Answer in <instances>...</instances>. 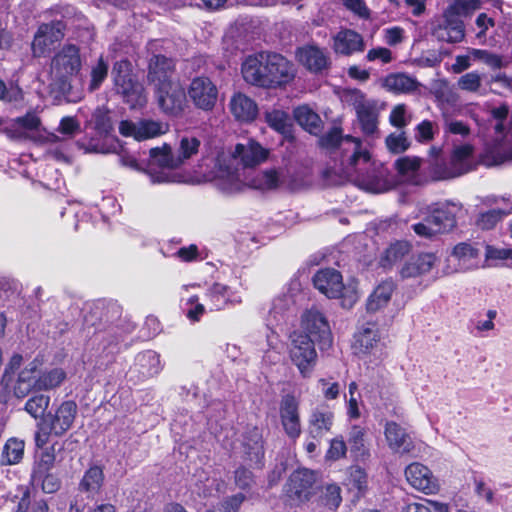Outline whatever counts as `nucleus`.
Here are the masks:
<instances>
[{"label": "nucleus", "instance_id": "1", "mask_svg": "<svg viewBox=\"0 0 512 512\" xmlns=\"http://www.w3.org/2000/svg\"><path fill=\"white\" fill-rule=\"evenodd\" d=\"M269 153V149L252 139L238 143L232 152H222L217 156L215 176L223 181L224 189L238 190L245 183V169L265 162Z\"/></svg>", "mask_w": 512, "mask_h": 512}, {"label": "nucleus", "instance_id": "2", "mask_svg": "<svg viewBox=\"0 0 512 512\" xmlns=\"http://www.w3.org/2000/svg\"><path fill=\"white\" fill-rule=\"evenodd\" d=\"M244 80L261 88H278L290 83L296 70L294 64L283 55L261 51L248 56L242 63Z\"/></svg>", "mask_w": 512, "mask_h": 512}, {"label": "nucleus", "instance_id": "3", "mask_svg": "<svg viewBox=\"0 0 512 512\" xmlns=\"http://www.w3.org/2000/svg\"><path fill=\"white\" fill-rule=\"evenodd\" d=\"M81 68L79 47L74 44L64 45L51 60V92L69 102L80 101L84 95L81 78H78Z\"/></svg>", "mask_w": 512, "mask_h": 512}, {"label": "nucleus", "instance_id": "4", "mask_svg": "<svg viewBox=\"0 0 512 512\" xmlns=\"http://www.w3.org/2000/svg\"><path fill=\"white\" fill-rule=\"evenodd\" d=\"M201 141L193 135L185 134L180 137L175 151L164 144L150 150V162L147 174L153 184L174 183L178 181L175 169L182 166L188 159L199 151Z\"/></svg>", "mask_w": 512, "mask_h": 512}, {"label": "nucleus", "instance_id": "5", "mask_svg": "<svg viewBox=\"0 0 512 512\" xmlns=\"http://www.w3.org/2000/svg\"><path fill=\"white\" fill-rule=\"evenodd\" d=\"M301 297V283L298 279H292L282 293L273 298L268 314L266 325L271 330L267 336V344L270 347L268 355L271 361L280 359V341L277 331L288 332L289 327L295 322L298 312V302Z\"/></svg>", "mask_w": 512, "mask_h": 512}, {"label": "nucleus", "instance_id": "6", "mask_svg": "<svg viewBox=\"0 0 512 512\" xmlns=\"http://www.w3.org/2000/svg\"><path fill=\"white\" fill-rule=\"evenodd\" d=\"M120 307L116 303L106 304L104 301H97L89 304L84 314V328L86 336H91L92 345L98 344L97 351L105 353L106 356H112L120 340H123L117 328L107 326L110 317L109 312L118 314Z\"/></svg>", "mask_w": 512, "mask_h": 512}, {"label": "nucleus", "instance_id": "7", "mask_svg": "<svg viewBox=\"0 0 512 512\" xmlns=\"http://www.w3.org/2000/svg\"><path fill=\"white\" fill-rule=\"evenodd\" d=\"M370 142L367 141L365 145L354 137V167L358 166L361 162L368 164L367 172L364 174L358 173L354 183L362 190L369 193H383L393 187V183L383 177L382 171H377L374 162H371L372 156L370 152Z\"/></svg>", "mask_w": 512, "mask_h": 512}, {"label": "nucleus", "instance_id": "8", "mask_svg": "<svg viewBox=\"0 0 512 512\" xmlns=\"http://www.w3.org/2000/svg\"><path fill=\"white\" fill-rule=\"evenodd\" d=\"M117 94L131 109L142 108L147 103L145 89L132 73V65L128 60L115 63L112 71Z\"/></svg>", "mask_w": 512, "mask_h": 512}, {"label": "nucleus", "instance_id": "9", "mask_svg": "<svg viewBox=\"0 0 512 512\" xmlns=\"http://www.w3.org/2000/svg\"><path fill=\"white\" fill-rule=\"evenodd\" d=\"M315 341L303 333L291 335L290 358L303 377H309L317 362Z\"/></svg>", "mask_w": 512, "mask_h": 512}, {"label": "nucleus", "instance_id": "10", "mask_svg": "<svg viewBox=\"0 0 512 512\" xmlns=\"http://www.w3.org/2000/svg\"><path fill=\"white\" fill-rule=\"evenodd\" d=\"M169 124L165 121L152 118H139L137 120H122L119 123V132L124 137H132L137 141L157 138L169 131Z\"/></svg>", "mask_w": 512, "mask_h": 512}, {"label": "nucleus", "instance_id": "11", "mask_svg": "<svg viewBox=\"0 0 512 512\" xmlns=\"http://www.w3.org/2000/svg\"><path fill=\"white\" fill-rule=\"evenodd\" d=\"M303 335H308L321 350L332 345V333L326 317L316 308L306 310L301 317Z\"/></svg>", "mask_w": 512, "mask_h": 512}, {"label": "nucleus", "instance_id": "12", "mask_svg": "<svg viewBox=\"0 0 512 512\" xmlns=\"http://www.w3.org/2000/svg\"><path fill=\"white\" fill-rule=\"evenodd\" d=\"M317 474L303 468L294 471L286 485L285 494L293 503H304L316 493Z\"/></svg>", "mask_w": 512, "mask_h": 512}, {"label": "nucleus", "instance_id": "13", "mask_svg": "<svg viewBox=\"0 0 512 512\" xmlns=\"http://www.w3.org/2000/svg\"><path fill=\"white\" fill-rule=\"evenodd\" d=\"M354 109L362 133L369 138L378 137L379 109L377 102L354 89Z\"/></svg>", "mask_w": 512, "mask_h": 512}, {"label": "nucleus", "instance_id": "14", "mask_svg": "<svg viewBox=\"0 0 512 512\" xmlns=\"http://www.w3.org/2000/svg\"><path fill=\"white\" fill-rule=\"evenodd\" d=\"M154 93L158 106L163 113L178 116L184 111L187 102L186 94L178 80L154 89Z\"/></svg>", "mask_w": 512, "mask_h": 512}, {"label": "nucleus", "instance_id": "15", "mask_svg": "<svg viewBox=\"0 0 512 512\" xmlns=\"http://www.w3.org/2000/svg\"><path fill=\"white\" fill-rule=\"evenodd\" d=\"M201 299L210 312L221 311L242 303L241 296L232 291L228 285L219 282L206 285Z\"/></svg>", "mask_w": 512, "mask_h": 512}, {"label": "nucleus", "instance_id": "16", "mask_svg": "<svg viewBox=\"0 0 512 512\" xmlns=\"http://www.w3.org/2000/svg\"><path fill=\"white\" fill-rule=\"evenodd\" d=\"M480 7V0H455L446 9L441 19H439L438 28L441 30L464 32L461 16H468L480 9Z\"/></svg>", "mask_w": 512, "mask_h": 512}, {"label": "nucleus", "instance_id": "17", "mask_svg": "<svg viewBox=\"0 0 512 512\" xmlns=\"http://www.w3.org/2000/svg\"><path fill=\"white\" fill-rule=\"evenodd\" d=\"M299 405V400L291 394L282 396L279 403V416L282 428L287 437L294 442L302 433Z\"/></svg>", "mask_w": 512, "mask_h": 512}, {"label": "nucleus", "instance_id": "18", "mask_svg": "<svg viewBox=\"0 0 512 512\" xmlns=\"http://www.w3.org/2000/svg\"><path fill=\"white\" fill-rule=\"evenodd\" d=\"M77 413V404L73 400H66L45 416L44 423L52 435L60 437L72 428Z\"/></svg>", "mask_w": 512, "mask_h": 512}, {"label": "nucleus", "instance_id": "19", "mask_svg": "<svg viewBox=\"0 0 512 512\" xmlns=\"http://www.w3.org/2000/svg\"><path fill=\"white\" fill-rule=\"evenodd\" d=\"M163 369L160 354L154 350H145L135 356L134 364L129 368V380L141 382L158 375Z\"/></svg>", "mask_w": 512, "mask_h": 512}, {"label": "nucleus", "instance_id": "20", "mask_svg": "<svg viewBox=\"0 0 512 512\" xmlns=\"http://www.w3.org/2000/svg\"><path fill=\"white\" fill-rule=\"evenodd\" d=\"M188 95L197 108L210 111L216 105L218 89L210 78L200 76L191 81Z\"/></svg>", "mask_w": 512, "mask_h": 512}, {"label": "nucleus", "instance_id": "21", "mask_svg": "<svg viewBox=\"0 0 512 512\" xmlns=\"http://www.w3.org/2000/svg\"><path fill=\"white\" fill-rule=\"evenodd\" d=\"M451 169L443 173H435L436 179H449L461 176L475 167L474 147L465 143L455 145L450 159Z\"/></svg>", "mask_w": 512, "mask_h": 512}, {"label": "nucleus", "instance_id": "22", "mask_svg": "<svg viewBox=\"0 0 512 512\" xmlns=\"http://www.w3.org/2000/svg\"><path fill=\"white\" fill-rule=\"evenodd\" d=\"M405 476L408 483L420 492L434 494L439 490L437 478L427 466L419 462L408 465L405 469Z\"/></svg>", "mask_w": 512, "mask_h": 512}, {"label": "nucleus", "instance_id": "23", "mask_svg": "<svg viewBox=\"0 0 512 512\" xmlns=\"http://www.w3.org/2000/svg\"><path fill=\"white\" fill-rule=\"evenodd\" d=\"M175 63L171 58L155 55L149 62L148 82L153 89L160 88L177 81Z\"/></svg>", "mask_w": 512, "mask_h": 512}, {"label": "nucleus", "instance_id": "24", "mask_svg": "<svg viewBox=\"0 0 512 512\" xmlns=\"http://www.w3.org/2000/svg\"><path fill=\"white\" fill-rule=\"evenodd\" d=\"M314 287L328 298L343 297L344 284L342 275L335 269H320L313 277Z\"/></svg>", "mask_w": 512, "mask_h": 512}, {"label": "nucleus", "instance_id": "25", "mask_svg": "<svg viewBox=\"0 0 512 512\" xmlns=\"http://www.w3.org/2000/svg\"><path fill=\"white\" fill-rule=\"evenodd\" d=\"M296 57L300 64L315 74L322 73L330 66V59L327 52L314 45L298 48Z\"/></svg>", "mask_w": 512, "mask_h": 512}, {"label": "nucleus", "instance_id": "26", "mask_svg": "<svg viewBox=\"0 0 512 512\" xmlns=\"http://www.w3.org/2000/svg\"><path fill=\"white\" fill-rule=\"evenodd\" d=\"M288 168H270L258 173L252 179V186L260 190H272L279 187H291L293 179Z\"/></svg>", "mask_w": 512, "mask_h": 512}, {"label": "nucleus", "instance_id": "27", "mask_svg": "<svg viewBox=\"0 0 512 512\" xmlns=\"http://www.w3.org/2000/svg\"><path fill=\"white\" fill-rule=\"evenodd\" d=\"M384 434L389 448L395 453L408 454L414 449L410 435L396 422H387Z\"/></svg>", "mask_w": 512, "mask_h": 512}, {"label": "nucleus", "instance_id": "28", "mask_svg": "<svg viewBox=\"0 0 512 512\" xmlns=\"http://www.w3.org/2000/svg\"><path fill=\"white\" fill-rule=\"evenodd\" d=\"M229 108L232 115L240 122H251L258 114V107L255 101L240 92L232 96Z\"/></svg>", "mask_w": 512, "mask_h": 512}, {"label": "nucleus", "instance_id": "29", "mask_svg": "<svg viewBox=\"0 0 512 512\" xmlns=\"http://www.w3.org/2000/svg\"><path fill=\"white\" fill-rule=\"evenodd\" d=\"M82 148L85 149L86 152L90 153H119V161L123 166L129 167L131 169L140 170V166L135 159L134 156L129 155L127 153H120V145L118 141H113L110 145L106 144L104 141L100 140H90L87 145L84 143H79Z\"/></svg>", "mask_w": 512, "mask_h": 512}, {"label": "nucleus", "instance_id": "30", "mask_svg": "<svg viewBox=\"0 0 512 512\" xmlns=\"http://www.w3.org/2000/svg\"><path fill=\"white\" fill-rule=\"evenodd\" d=\"M436 262V257L432 253H422L411 257L400 270L402 278H414L428 273Z\"/></svg>", "mask_w": 512, "mask_h": 512}, {"label": "nucleus", "instance_id": "31", "mask_svg": "<svg viewBox=\"0 0 512 512\" xmlns=\"http://www.w3.org/2000/svg\"><path fill=\"white\" fill-rule=\"evenodd\" d=\"M245 454L250 462L261 467L264 458L262 432L258 427H252L244 436Z\"/></svg>", "mask_w": 512, "mask_h": 512}, {"label": "nucleus", "instance_id": "32", "mask_svg": "<svg viewBox=\"0 0 512 512\" xmlns=\"http://www.w3.org/2000/svg\"><path fill=\"white\" fill-rule=\"evenodd\" d=\"M333 413L324 407L313 410L309 418V436L313 439L322 438L333 424Z\"/></svg>", "mask_w": 512, "mask_h": 512}, {"label": "nucleus", "instance_id": "33", "mask_svg": "<svg viewBox=\"0 0 512 512\" xmlns=\"http://www.w3.org/2000/svg\"><path fill=\"white\" fill-rule=\"evenodd\" d=\"M451 255L458 261L460 271L472 270L479 265L480 251L470 243L457 244Z\"/></svg>", "mask_w": 512, "mask_h": 512}, {"label": "nucleus", "instance_id": "34", "mask_svg": "<svg viewBox=\"0 0 512 512\" xmlns=\"http://www.w3.org/2000/svg\"><path fill=\"white\" fill-rule=\"evenodd\" d=\"M265 121L268 126L278 132L286 140H293V121L283 110L273 109L265 112Z\"/></svg>", "mask_w": 512, "mask_h": 512}, {"label": "nucleus", "instance_id": "35", "mask_svg": "<svg viewBox=\"0 0 512 512\" xmlns=\"http://www.w3.org/2000/svg\"><path fill=\"white\" fill-rule=\"evenodd\" d=\"M104 482V473L100 466L93 465L87 469L79 483V490L87 495L88 498H94L100 493Z\"/></svg>", "mask_w": 512, "mask_h": 512}, {"label": "nucleus", "instance_id": "36", "mask_svg": "<svg viewBox=\"0 0 512 512\" xmlns=\"http://www.w3.org/2000/svg\"><path fill=\"white\" fill-rule=\"evenodd\" d=\"M383 85L394 93H411L419 88L420 83L407 74L394 73L386 76Z\"/></svg>", "mask_w": 512, "mask_h": 512}, {"label": "nucleus", "instance_id": "37", "mask_svg": "<svg viewBox=\"0 0 512 512\" xmlns=\"http://www.w3.org/2000/svg\"><path fill=\"white\" fill-rule=\"evenodd\" d=\"M394 288L392 281H383L380 283L367 299V310L369 312H377L384 308L389 303Z\"/></svg>", "mask_w": 512, "mask_h": 512}, {"label": "nucleus", "instance_id": "38", "mask_svg": "<svg viewBox=\"0 0 512 512\" xmlns=\"http://www.w3.org/2000/svg\"><path fill=\"white\" fill-rule=\"evenodd\" d=\"M380 341V332L378 325L374 322H368L359 330L354 347L360 353H368Z\"/></svg>", "mask_w": 512, "mask_h": 512}, {"label": "nucleus", "instance_id": "39", "mask_svg": "<svg viewBox=\"0 0 512 512\" xmlns=\"http://www.w3.org/2000/svg\"><path fill=\"white\" fill-rule=\"evenodd\" d=\"M455 209V205L443 204L434 208L428 218L433 227H439L442 233L454 227Z\"/></svg>", "mask_w": 512, "mask_h": 512}, {"label": "nucleus", "instance_id": "40", "mask_svg": "<svg viewBox=\"0 0 512 512\" xmlns=\"http://www.w3.org/2000/svg\"><path fill=\"white\" fill-rule=\"evenodd\" d=\"M294 118L310 134L318 135L320 133L322 121L310 107L306 105L297 107L294 110Z\"/></svg>", "mask_w": 512, "mask_h": 512}, {"label": "nucleus", "instance_id": "41", "mask_svg": "<svg viewBox=\"0 0 512 512\" xmlns=\"http://www.w3.org/2000/svg\"><path fill=\"white\" fill-rule=\"evenodd\" d=\"M36 366L22 370L14 386V394L17 398L26 397L33 389L38 390Z\"/></svg>", "mask_w": 512, "mask_h": 512}, {"label": "nucleus", "instance_id": "42", "mask_svg": "<svg viewBox=\"0 0 512 512\" xmlns=\"http://www.w3.org/2000/svg\"><path fill=\"white\" fill-rule=\"evenodd\" d=\"M395 168L398 175L405 182L417 184L416 177L421 166V159L418 157H401L395 161Z\"/></svg>", "mask_w": 512, "mask_h": 512}, {"label": "nucleus", "instance_id": "43", "mask_svg": "<svg viewBox=\"0 0 512 512\" xmlns=\"http://www.w3.org/2000/svg\"><path fill=\"white\" fill-rule=\"evenodd\" d=\"M370 456V440L363 428L354 426V461L365 462Z\"/></svg>", "mask_w": 512, "mask_h": 512}, {"label": "nucleus", "instance_id": "44", "mask_svg": "<svg viewBox=\"0 0 512 512\" xmlns=\"http://www.w3.org/2000/svg\"><path fill=\"white\" fill-rule=\"evenodd\" d=\"M90 128L94 129L99 136H107L112 130V122L107 110L97 108L88 122Z\"/></svg>", "mask_w": 512, "mask_h": 512}, {"label": "nucleus", "instance_id": "45", "mask_svg": "<svg viewBox=\"0 0 512 512\" xmlns=\"http://www.w3.org/2000/svg\"><path fill=\"white\" fill-rule=\"evenodd\" d=\"M66 379V372L62 368H53L43 372L37 377L38 390H50L60 386Z\"/></svg>", "mask_w": 512, "mask_h": 512}, {"label": "nucleus", "instance_id": "46", "mask_svg": "<svg viewBox=\"0 0 512 512\" xmlns=\"http://www.w3.org/2000/svg\"><path fill=\"white\" fill-rule=\"evenodd\" d=\"M60 34H34L31 48L34 56L41 57L49 53L56 42L60 40Z\"/></svg>", "mask_w": 512, "mask_h": 512}, {"label": "nucleus", "instance_id": "47", "mask_svg": "<svg viewBox=\"0 0 512 512\" xmlns=\"http://www.w3.org/2000/svg\"><path fill=\"white\" fill-rule=\"evenodd\" d=\"M31 482L34 486H41L44 493H55L61 486V481L57 475L51 473V471H45V473L38 474V472H32Z\"/></svg>", "mask_w": 512, "mask_h": 512}, {"label": "nucleus", "instance_id": "48", "mask_svg": "<svg viewBox=\"0 0 512 512\" xmlns=\"http://www.w3.org/2000/svg\"><path fill=\"white\" fill-rule=\"evenodd\" d=\"M24 442L15 438L9 439L2 452V463L3 464H16L18 463L24 453Z\"/></svg>", "mask_w": 512, "mask_h": 512}, {"label": "nucleus", "instance_id": "49", "mask_svg": "<svg viewBox=\"0 0 512 512\" xmlns=\"http://www.w3.org/2000/svg\"><path fill=\"white\" fill-rule=\"evenodd\" d=\"M411 250L408 242H396L386 250L384 257L381 260L382 266L387 267L404 258Z\"/></svg>", "mask_w": 512, "mask_h": 512}, {"label": "nucleus", "instance_id": "50", "mask_svg": "<svg viewBox=\"0 0 512 512\" xmlns=\"http://www.w3.org/2000/svg\"><path fill=\"white\" fill-rule=\"evenodd\" d=\"M50 404V397L44 394H37L29 398L25 404V410L33 418L43 417Z\"/></svg>", "mask_w": 512, "mask_h": 512}, {"label": "nucleus", "instance_id": "51", "mask_svg": "<svg viewBox=\"0 0 512 512\" xmlns=\"http://www.w3.org/2000/svg\"><path fill=\"white\" fill-rule=\"evenodd\" d=\"M385 144L387 149L394 154L403 153L410 146L406 133L402 130L389 134L386 137Z\"/></svg>", "mask_w": 512, "mask_h": 512}, {"label": "nucleus", "instance_id": "52", "mask_svg": "<svg viewBox=\"0 0 512 512\" xmlns=\"http://www.w3.org/2000/svg\"><path fill=\"white\" fill-rule=\"evenodd\" d=\"M40 125V118L34 112H28L24 116L17 117L13 121L14 129L22 133L36 131L39 129Z\"/></svg>", "mask_w": 512, "mask_h": 512}, {"label": "nucleus", "instance_id": "53", "mask_svg": "<svg viewBox=\"0 0 512 512\" xmlns=\"http://www.w3.org/2000/svg\"><path fill=\"white\" fill-rule=\"evenodd\" d=\"M108 74V64L104 61L103 57L98 59V62L91 69V79L88 89L90 92L97 90Z\"/></svg>", "mask_w": 512, "mask_h": 512}, {"label": "nucleus", "instance_id": "54", "mask_svg": "<svg viewBox=\"0 0 512 512\" xmlns=\"http://www.w3.org/2000/svg\"><path fill=\"white\" fill-rule=\"evenodd\" d=\"M186 316L192 322H197L201 317L209 311L205 302H200L198 295L191 296L186 303Z\"/></svg>", "mask_w": 512, "mask_h": 512}, {"label": "nucleus", "instance_id": "55", "mask_svg": "<svg viewBox=\"0 0 512 512\" xmlns=\"http://www.w3.org/2000/svg\"><path fill=\"white\" fill-rule=\"evenodd\" d=\"M343 139L344 138L342 136L341 128L334 126L332 129L322 135L318 142L322 148L333 151L340 146Z\"/></svg>", "mask_w": 512, "mask_h": 512}, {"label": "nucleus", "instance_id": "56", "mask_svg": "<svg viewBox=\"0 0 512 512\" xmlns=\"http://www.w3.org/2000/svg\"><path fill=\"white\" fill-rule=\"evenodd\" d=\"M411 121V115L407 113L405 104H398L393 107L389 115V122L392 126L403 129Z\"/></svg>", "mask_w": 512, "mask_h": 512}, {"label": "nucleus", "instance_id": "57", "mask_svg": "<svg viewBox=\"0 0 512 512\" xmlns=\"http://www.w3.org/2000/svg\"><path fill=\"white\" fill-rule=\"evenodd\" d=\"M341 489L336 484H328L322 494V503L331 510H335L339 507L342 497Z\"/></svg>", "mask_w": 512, "mask_h": 512}, {"label": "nucleus", "instance_id": "58", "mask_svg": "<svg viewBox=\"0 0 512 512\" xmlns=\"http://www.w3.org/2000/svg\"><path fill=\"white\" fill-rule=\"evenodd\" d=\"M482 84V78L477 72H469L462 75L457 82L459 89L467 92H479Z\"/></svg>", "mask_w": 512, "mask_h": 512}, {"label": "nucleus", "instance_id": "59", "mask_svg": "<svg viewBox=\"0 0 512 512\" xmlns=\"http://www.w3.org/2000/svg\"><path fill=\"white\" fill-rule=\"evenodd\" d=\"M54 450L53 446L46 448L41 453L39 461L35 463L32 472H38V474L41 475V473H45V471H51L55 462Z\"/></svg>", "mask_w": 512, "mask_h": 512}, {"label": "nucleus", "instance_id": "60", "mask_svg": "<svg viewBox=\"0 0 512 512\" xmlns=\"http://www.w3.org/2000/svg\"><path fill=\"white\" fill-rule=\"evenodd\" d=\"M506 213L501 210H489L485 213L480 214L477 225L481 229L489 230L496 226V224L502 219Z\"/></svg>", "mask_w": 512, "mask_h": 512}, {"label": "nucleus", "instance_id": "61", "mask_svg": "<svg viewBox=\"0 0 512 512\" xmlns=\"http://www.w3.org/2000/svg\"><path fill=\"white\" fill-rule=\"evenodd\" d=\"M444 130L448 133L460 135L462 137H467L471 132L470 127L466 123L452 119L446 115L444 116Z\"/></svg>", "mask_w": 512, "mask_h": 512}, {"label": "nucleus", "instance_id": "62", "mask_svg": "<svg viewBox=\"0 0 512 512\" xmlns=\"http://www.w3.org/2000/svg\"><path fill=\"white\" fill-rule=\"evenodd\" d=\"M470 53L474 59L481 60L492 68H500L503 65L499 56L491 54L486 50L473 49Z\"/></svg>", "mask_w": 512, "mask_h": 512}, {"label": "nucleus", "instance_id": "63", "mask_svg": "<svg viewBox=\"0 0 512 512\" xmlns=\"http://www.w3.org/2000/svg\"><path fill=\"white\" fill-rule=\"evenodd\" d=\"M244 500L245 495L242 493H238L236 495L226 498L218 505L220 506V510H222L223 512H238Z\"/></svg>", "mask_w": 512, "mask_h": 512}, {"label": "nucleus", "instance_id": "64", "mask_svg": "<svg viewBox=\"0 0 512 512\" xmlns=\"http://www.w3.org/2000/svg\"><path fill=\"white\" fill-rule=\"evenodd\" d=\"M67 23L64 21V16L60 15L59 18H54L48 23H42L37 32H64L67 30Z\"/></svg>", "mask_w": 512, "mask_h": 512}]
</instances>
